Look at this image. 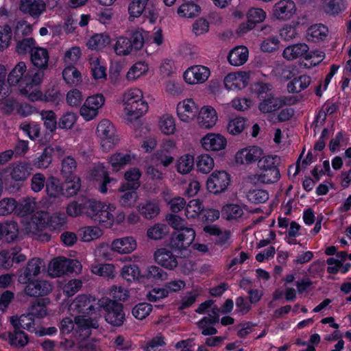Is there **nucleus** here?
<instances>
[{"label": "nucleus", "mask_w": 351, "mask_h": 351, "mask_svg": "<svg viewBox=\"0 0 351 351\" xmlns=\"http://www.w3.org/2000/svg\"><path fill=\"white\" fill-rule=\"evenodd\" d=\"M145 33L143 29H137L130 32L129 36L118 37L114 45L115 53L119 56H126L133 51L141 50L145 43Z\"/></svg>", "instance_id": "1"}, {"label": "nucleus", "mask_w": 351, "mask_h": 351, "mask_svg": "<svg viewBox=\"0 0 351 351\" xmlns=\"http://www.w3.org/2000/svg\"><path fill=\"white\" fill-rule=\"evenodd\" d=\"M10 323L14 328L17 331L16 335L20 337L19 342L14 341L13 337L11 338V346L21 348L25 347L28 343V336L21 329H25L30 332H37L35 328L34 318L27 312L22 314L20 317L12 316L10 317ZM12 337H14L12 335Z\"/></svg>", "instance_id": "2"}, {"label": "nucleus", "mask_w": 351, "mask_h": 351, "mask_svg": "<svg viewBox=\"0 0 351 351\" xmlns=\"http://www.w3.org/2000/svg\"><path fill=\"white\" fill-rule=\"evenodd\" d=\"M97 304L105 311V319L108 324L116 327L123 325L125 317L121 303L109 298H102L98 300Z\"/></svg>", "instance_id": "3"}, {"label": "nucleus", "mask_w": 351, "mask_h": 351, "mask_svg": "<svg viewBox=\"0 0 351 351\" xmlns=\"http://www.w3.org/2000/svg\"><path fill=\"white\" fill-rule=\"evenodd\" d=\"M96 132L101 139V147L106 151L113 148L119 141L114 125L108 119H103L99 123Z\"/></svg>", "instance_id": "4"}, {"label": "nucleus", "mask_w": 351, "mask_h": 351, "mask_svg": "<svg viewBox=\"0 0 351 351\" xmlns=\"http://www.w3.org/2000/svg\"><path fill=\"white\" fill-rule=\"evenodd\" d=\"M195 237V232L192 228H184L171 234L168 246L171 250L181 252L192 244Z\"/></svg>", "instance_id": "5"}, {"label": "nucleus", "mask_w": 351, "mask_h": 351, "mask_svg": "<svg viewBox=\"0 0 351 351\" xmlns=\"http://www.w3.org/2000/svg\"><path fill=\"white\" fill-rule=\"evenodd\" d=\"M80 264L77 261L58 256L53 258L48 265V274L52 278L60 277L68 273L76 271L75 267Z\"/></svg>", "instance_id": "6"}, {"label": "nucleus", "mask_w": 351, "mask_h": 351, "mask_svg": "<svg viewBox=\"0 0 351 351\" xmlns=\"http://www.w3.org/2000/svg\"><path fill=\"white\" fill-rule=\"evenodd\" d=\"M230 184V176L225 171H215L206 181L209 192L219 194L225 192Z\"/></svg>", "instance_id": "7"}, {"label": "nucleus", "mask_w": 351, "mask_h": 351, "mask_svg": "<svg viewBox=\"0 0 351 351\" xmlns=\"http://www.w3.org/2000/svg\"><path fill=\"white\" fill-rule=\"evenodd\" d=\"M105 103V98L101 94H96L86 98L84 104L80 108V115L86 120L90 121L98 114V110Z\"/></svg>", "instance_id": "8"}, {"label": "nucleus", "mask_w": 351, "mask_h": 351, "mask_svg": "<svg viewBox=\"0 0 351 351\" xmlns=\"http://www.w3.org/2000/svg\"><path fill=\"white\" fill-rule=\"evenodd\" d=\"M99 308L96 299L88 295H79L70 305V310L73 313L89 314L95 313L96 309Z\"/></svg>", "instance_id": "9"}, {"label": "nucleus", "mask_w": 351, "mask_h": 351, "mask_svg": "<svg viewBox=\"0 0 351 351\" xmlns=\"http://www.w3.org/2000/svg\"><path fill=\"white\" fill-rule=\"evenodd\" d=\"M32 165L25 161L12 163L8 168V172L12 180L16 182H23L32 174Z\"/></svg>", "instance_id": "10"}, {"label": "nucleus", "mask_w": 351, "mask_h": 351, "mask_svg": "<svg viewBox=\"0 0 351 351\" xmlns=\"http://www.w3.org/2000/svg\"><path fill=\"white\" fill-rule=\"evenodd\" d=\"M295 3L291 0H280L273 8V15L278 20H289L296 12Z\"/></svg>", "instance_id": "11"}, {"label": "nucleus", "mask_w": 351, "mask_h": 351, "mask_svg": "<svg viewBox=\"0 0 351 351\" xmlns=\"http://www.w3.org/2000/svg\"><path fill=\"white\" fill-rule=\"evenodd\" d=\"M154 261L161 267L173 270L178 265L177 257L171 250L161 247L157 249L154 254Z\"/></svg>", "instance_id": "12"}, {"label": "nucleus", "mask_w": 351, "mask_h": 351, "mask_svg": "<svg viewBox=\"0 0 351 351\" xmlns=\"http://www.w3.org/2000/svg\"><path fill=\"white\" fill-rule=\"evenodd\" d=\"M210 73L208 67L196 65L191 66L184 72V79L186 82L190 84L203 83L208 80Z\"/></svg>", "instance_id": "13"}, {"label": "nucleus", "mask_w": 351, "mask_h": 351, "mask_svg": "<svg viewBox=\"0 0 351 351\" xmlns=\"http://www.w3.org/2000/svg\"><path fill=\"white\" fill-rule=\"evenodd\" d=\"M198 107L192 99L180 101L177 105V114L182 121L189 122L195 119Z\"/></svg>", "instance_id": "14"}, {"label": "nucleus", "mask_w": 351, "mask_h": 351, "mask_svg": "<svg viewBox=\"0 0 351 351\" xmlns=\"http://www.w3.org/2000/svg\"><path fill=\"white\" fill-rule=\"evenodd\" d=\"M46 7L43 0H21L19 8L23 13L37 19L46 10Z\"/></svg>", "instance_id": "15"}, {"label": "nucleus", "mask_w": 351, "mask_h": 351, "mask_svg": "<svg viewBox=\"0 0 351 351\" xmlns=\"http://www.w3.org/2000/svg\"><path fill=\"white\" fill-rule=\"evenodd\" d=\"M52 291L51 283L47 280H30L27 282L24 291L31 297L46 295Z\"/></svg>", "instance_id": "16"}, {"label": "nucleus", "mask_w": 351, "mask_h": 351, "mask_svg": "<svg viewBox=\"0 0 351 351\" xmlns=\"http://www.w3.org/2000/svg\"><path fill=\"white\" fill-rule=\"evenodd\" d=\"M45 266L44 262L39 258H33L27 264L22 274L19 277L21 283H27L34 277L37 276Z\"/></svg>", "instance_id": "17"}, {"label": "nucleus", "mask_w": 351, "mask_h": 351, "mask_svg": "<svg viewBox=\"0 0 351 351\" xmlns=\"http://www.w3.org/2000/svg\"><path fill=\"white\" fill-rule=\"evenodd\" d=\"M202 147L206 150L220 151L227 145L226 138L220 134L208 133L201 139Z\"/></svg>", "instance_id": "18"}, {"label": "nucleus", "mask_w": 351, "mask_h": 351, "mask_svg": "<svg viewBox=\"0 0 351 351\" xmlns=\"http://www.w3.org/2000/svg\"><path fill=\"white\" fill-rule=\"evenodd\" d=\"M287 103V99L285 97H277L274 94H269L267 97L261 100L258 104V109L263 113L274 112Z\"/></svg>", "instance_id": "19"}, {"label": "nucleus", "mask_w": 351, "mask_h": 351, "mask_svg": "<svg viewBox=\"0 0 351 351\" xmlns=\"http://www.w3.org/2000/svg\"><path fill=\"white\" fill-rule=\"evenodd\" d=\"M263 155L262 149L256 146L245 148L239 151L235 156L237 164H250L259 160Z\"/></svg>", "instance_id": "20"}, {"label": "nucleus", "mask_w": 351, "mask_h": 351, "mask_svg": "<svg viewBox=\"0 0 351 351\" xmlns=\"http://www.w3.org/2000/svg\"><path fill=\"white\" fill-rule=\"evenodd\" d=\"M197 119V124L201 128L210 129L216 124L217 112L210 106H204L199 110Z\"/></svg>", "instance_id": "21"}, {"label": "nucleus", "mask_w": 351, "mask_h": 351, "mask_svg": "<svg viewBox=\"0 0 351 351\" xmlns=\"http://www.w3.org/2000/svg\"><path fill=\"white\" fill-rule=\"evenodd\" d=\"M75 330L80 332L82 339H86L90 335V329H96L99 327L97 319L84 316H76L75 317Z\"/></svg>", "instance_id": "22"}, {"label": "nucleus", "mask_w": 351, "mask_h": 351, "mask_svg": "<svg viewBox=\"0 0 351 351\" xmlns=\"http://www.w3.org/2000/svg\"><path fill=\"white\" fill-rule=\"evenodd\" d=\"M141 176V172L136 167L131 168L125 171L124 174L125 182L121 185L119 191L124 192L126 190H137L141 186L139 181Z\"/></svg>", "instance_id": "23"}, {"label": "nucleus", "mask_w": 351, "mask_h": 351, "mask_svg": "<svg viewBox=\"0 0 351 351\" xmlns=\"http://www.w3.org/2000/svg\"><path fill=\"white\" fill-rule=\"evenodd\" d=\"M128 119L132 121L142 117L148 110L147 103L141 99L138 101L132 102L125 106L124 108Z\"/></svg>", "instance_id": "24"}, {"label": "nucleus", "mask_w": 351, "mask_h": 351, "mask_svg": "<svg viewBox=\"0 0 351 351\" xmlns=\"http://www.w3.org/2000/svg\"><path fill=\"white\" fill-rule=\"evenodd\" d=\"M112 250L119 254H129L136 248V243L132 237L115 239L112 243Z\"/></svg>", "instance_id": "25"}, {"label": "nucleus", "mask_w": 351, "mask_h": 351, "mask_svg": "<svg viewBox=\"0 0 351 351\" xmlns=\"http://www.w3.org/2000/svg\"><path fill=\"white\" fill-rule=\"evenodd\" d=\"M90 177L96 181L101 182L99 190L102 193L107 192V184L110 183L112 179L108 176V173L105 167L102 165L95 166L90 171Z\"/></svg>", "instance_id": "26"}, {"label": "nucleus", "mask_w": 351, "mask_h": 351, "mask_svg": "<svg viewBox=\"0 0 351 351\" xmlns=\"http://www.w3.org/2000/svg\"><path fill=\"white\" fill-rule=\"evenodd\" d=\"M141 278L151 282H157L167 279V274L163 269L156 265H148L142 273Z\"/></svg>", "instance_id": "27"}, {"label": "nucleus", "mask_w": 351, "mask_h": 351, "mask_svg": "<svg viewBox=\"0 0 351 351\" xmlns=\"http://www.w3.org/2000/svg\"><path fill=\"white\" fill-rule=\"evenodd\" d=\"M30 59L34 66L48 68L49 56L47 49L36 47L30 53Z\"/></svg>", "instance_id": "28"}, {"label": "nucleus", "mask_w": 351, "mask_h": 351, "mask_svg": "<svg viewBox=\"0 0 351 351\" xmlns=\"http://www.w3.org/2000/svg\"><path fill=\"white\" fill-rule=\"evenodd\" d=\"M308 49V45L305 43H298L286 47L282 55L285 59L292 60L301 56L305 58Z\"/></svg>", "instance_id": "29"}, {"label": "nucleus", "mask_w": 351, "mask_h": 351, "mask_svg": "<svg viewBox=\"0 0 351 351\" xmlns=\"http://www.w3.org/2000/svg\"><path fill=\"white\" fill-rule=\"evenodd\" d=\"M248 50L245 47H236L232 49L228 59L230 64L233 66L243 65L247 60Z\"/></svg>", "instance_id": "30"}, {"label": "nucleus", "mask_w": 351, "mask_h": 351, "mask_svg": "<svg viewBox=\"0 0 351 351\" xmlns=\"http://www.w3.org/2000/svg\"><path fill=\"white\" fill-rule=\"evenodd\" d=\"M48 221L49 214L47 212H36L28 223L29 231L36 233V231L41 230L48 224Z\"/></svg>", "instance_id": "31"}, {"label": "nucleus", "mask_w": 351, "mask_h": 351, "mask_svg": "<svg viewBox=\"0 0 351 351\" xmlns=\"http://www.w3.org/2000/svg\"><path fill=\"white\" fill-rule=\"evenodd\" d=\"M47 68L34 66L30 68L25 75V84L27 86H38L44 78Z\"/></svg>", "instance_id": "32"}, {"label": "nucleus", "mask_w": 351, "mask_h": 351, "mask_svg": "<svg viewBox=\"0 0 351 351\" xmlns=\"http://www.w3.org/2000/svg\"><path fill=\"white\" fill-rule=\"evenodd\" d=\"M27 73V66L24 62H19L11 71L8 77V82L12 86L19 82L25 83V75Z\"/></svg>", "instance_id": "33"}, {"label": "nucleus", "mask_w": 351, "mask_h": 351, "mask_svg": "<svg viewBox=\"0 0 351 351\" xmlns=\"http://www.w3.org/2000/svg\"><path fill=\"white\" fill-rule=\"evenodd\" d=\"M76 169L77 162L73 157L68 156L62 160L60 173L65 180L77 176Z\"/></svg>", "instance_id": "34"}, {"label": "nucleus", "mask_w": 351, "mask_h": 351, "mask_svg": "<svg viewBox=\"0 0 351 351\" xmlns=\"http://www.w3.org/2000/svg\"><path fill=\"white\" fill-rule=\"evenodd\" d=\"M49 303L48 298L37 299L34 301L27 309V312L34 318H43L47 315V304Z\"/></svg>", "instance_id": "35"}, {"label": "nucleus", "mask_w": 351, "mask_h": 351, "mask_svg": "<svg viewBox=\"0 0 351 351\" xmlns=\"http://www.w3.org/2000/svg\"><path fill=\"white\" fill-rule=\"evenodd\" d=\"M62 77L65 82L71 86H78L82 82L80 72L73 66H67L62 71Z\"/></svg>", "instance_id": "36"}, {"label": "nucleus", "mask_w": 351, "mask_h": 351, "mask_svg": "<svg viewBox=\"0 0 351 351\" xmlns=\"http://www.w3.org/2000/svg\"><path fill=\"white\" fill-rule=\"evenodd\" d=\"M311 79L308 75H303L298 77H294L287 84L289 93H300L306 88L311 84Z\"/></svg>", "instance_id": "37"}, {"label": "nucleus", "mask_w": 351, "mask_h": 351, "mask_svg": "<svg viewBox=\"0 0 351 351\" xmlns=\"http://www.w3.org/2000/svg\"><path fill=\"white\" fill-rule=\"evenodd\" d=\"M132 157L129 154L117 152L109 158V162L115 171H119L126 165L130 163Z\"/></svg>", "instance_id": "38"}, {"label": "nucleus", "mask_w": 351, "mask_h": 351, "mask_svg": "<svg viewBox=\"0 0 351 351\" xmlns=\"http://www.w3.org/2000/svg\"><path fill=\"white\" fill-rule=\"evenodd\" d=\"M169 232L168 226L164 223H155L147 230V237L152 240H160Z\"/></svg>", "instance_id": "39"}, {"label": "nucleus", "mask_w": 351, "mask_h": 351, "mask_svg": "<svg viewBox=\"0 0 351 351\" xmlns=\"http://www.w3.org/2000/svg\"><path fill=\"white\" fill-rule=\"evenodd\" d=\"M85 213L93 221L100 214L103 208L108 209L107 205L100 202L88 200L84 202Z\"/></svg>", "instance_id": "40"}, {"label": "nucleus", "mask_w": 351, "mask_h": 351, "mask_svg": "<svg viewBox=\"0 0 351 351\" xmlns=\"http://www.w3.org/2000/svg\"><path fill=\"white\" fill-rule=\"evenodd\" d=\"M36 202L34 199L27 197L16 202V213L22 217L30 214L34 211Z\"/></svg>", "instance_id": "41"}, {"label": "nucleus", "mask_w": 351, "mask_h": 351, "mask_svg": "<svg viewBox=\"0 0 351 351\" xmlns=\"http://www.w3.org/2000/svg\"><path fill=\"white\" fill-rule=\"evenodd\" d=\"M139 210L146 219H152L158 215L160 209L156 202L148 201L139 206Z\"/></svg>", "instance_id": "42"}, {"label": "nucleus", "mask_w": 351, "mask_h": 351, "mask_svg": "<svg viewBox=\"0 0 351 351\" xmlns=\"http://www.w3.org/2000/svg\"><path fill=\"white\" fill-rule=\"evenodd\" d=\"M200 10L197 4L184 1L178 9L177 13L181 17L193 18L199 14Z\"/></svg>", "instance_id": "43"}, {"label": "nucleus", "mask_w": 351, "mask_h": 351, "mask_svg": "<svg viewBox=\"0 0 351 351\" xmlns=\"http://www.w3.org/2000/svg\"><path fill=\"white\" fill-rule=\"evenodd\" d=\"M121 275L123 279L128 282L141 279L142 273L137 265L131 264L124 265L121 269Z\"/></svg>", "instance_id": "44"}, {"label": "nucleus", "mask_w": 351, "mask_h": 351, "mask_svg": "<svg viewBox=\"0 0 351 351\" xmlns=\"http://www.w3.org/2000/svg\"><path fill=\"white\" fill-rule=\"evenodd\" d=\"M16 41V45L15 47V51L19 54H26L27 52L32 53L33 48H36V41L35 40L30 38H14Z\"/></svg>", "instance_id": "45"}, {"label": "nucleus", "mask_w": 351, "mask_h": 351, "mask_svg": "<svg viewBox=\"0 0 351 351\" xmlns=\"http://www.w3.org/2000/svg\"><path fill=\"white\" fill-rule=\"evenodd\" d=\"M53 151L52 147H46L42 154L33 160V165L36 168H47L52 162Z\"/></svg>", "instance_id": "46"}, {"label": "nucleus", "mask_w": 351, "mask_h": 351, "mask_svg": "<svg viewBox=\"0 0 351 351\" xmlns=\"http://www.w3.org/2000/svg\"><path fill=\"white\" fill-rule=\"evenodd\" d=\"M222 217L227 220L237 219L242 217L243 210L238 204H227L222 208Z\"/></svg>", "instance_id": "47"}, {"label": "nucleus", "mask_w": 351, "mask_h": 351, "mask_svg": "<svg viewBox=\"0 0 351 351\" xmlns=\"http://www.w3.org/2000/svg\"><path fill=\"white\" fill-rule=\"evenodd\" d=\"M328 32V27L322 24H315L308 29V35L314 42L324 40L326 38Z\"/></svg>", "instance_id": "48"}, {"label": "nucleus", "mask_w": 351, "mask_h": 351, "mask_svg": "<svg viewBox=\"0 0 351 351\" xmlns=\"http://www.w3.org/2000/svg\"><path fill=\"white\" fill-rule=\"evenodd\" d=\"M46 191L50 197H58L63 195V186L60 180L53 176H51L46 183Z\"/></svg>", "instance_id": "49"}, {"label": "nucleus", "mask_w": 351, "mask_h": 351, "mask_svg": "<svg viewBox=\"0 0 351 351\" xmlns=\"http://www.w3.org/2000/svg\"><path fill=\"white\" fill-rule=\"evenodd\" d=\"M81 188V182L79 177L75 176L65 180L63 186V196L72 197L77 193Z\"/></svg>", "instance_id": "50"}, {"label": "nucleus", "mask_w": 351, "mask_h": 351, "mask_svg": "<svg viewBox=\"0 0 351 351\" xmlns=\"http://www.w3.org/2000/svg\"><path fill=\"white\" fill-rule=\"evenodd\" d=\"M149 0H132L128 5L130 17H139L144 12L147 13L146 6Z\"/></svg>", "instance_id": "51"}, {"label": "nucleus", "mask_w": 351, "mask_h": 351, "mask_svg": "<svg viewBox=\"0 0 351 351\" xmlns=\"http://www.w3.org/2000/svg\"><path fill=\"white\" fill-rule=\"evenodd\" d=\"M202 202L199 199H192L186 205L185 215L188 219L195 218L204 210Z\"/></svg>", "instance_id": "52"}, {"label": "nucleus", "mask_w": 351, "mask_h": 351, "mask_svg": "<svg viewBox=\"0 0 351 351\" xmlns=\"http://www.w3.org/2000/svg\"><path fill=\"white\" fill-rule=\"evenodd\" d=\"M280 178V173L277 167L263 171L261 173L258 175V180L263 183L271 184L278 182Z\"/></svg>", "instance_id": "53"}, {"label": "nucleus", "mask_w": 351, "mask_h": 351, "mask_svg": "<svg viewBox=\"0 0 351 351\" xmlns=\"http://www.w3.org/2000/svg\"><path fill=\"white\" fill-rule=\"evenodd\" d=\"M110 37L106 34H96L93 36L87 43L89 49L99 50L110 43Z\"/></svg>", "instance_id": "54"}, {"label": "nucleus", "mask_w": 351, "mask_h": 351, "mask_svg": "<svg viewBox=\"0 0 351 351\" xmlns=\"http://www.w3.org/2000/svg\"><path fill=\"white\" fill-rule=\"evenodd\" d=\"M197 169L202 173H208L214 167V160L208 154H202L197 157Z\"/></svg>", "instance_id": "55"}, {"label": "nucleus", "mask_w": 351, "mask_h": 351, "mask_svg": "<svg viewBox=\"0 0 351 351\" xmlns=\"http://www.w3.org/2000/svg\"><path fill=\"white\" fill-rule=\"evenodd\" d=\"M91 271L96 275L108 278H112L114 276V267L110 263L92 265Z\"/></svg>", "instance_id": "56"}, {"label": "nucleus", "mask_w": 351, "mask_h": 351, "mask_svg": "<svg viewBox=\"0 0 351 351\" xmlns=\"http://www.w3.org/2000/svg\"><path fill=\"white\" fill-rule=\"evenodd\" d=\"M101 235L102 230L97 226H87L80 230V237L84 242L97 239Z\"/></svg>", "instance_id": "57"}, {"label": "nucleus", "mask_w": 351, "mask_h": 351, "mask_svg": "<svg viewBox=\"0 0 351 351\" xmlns=\"http://www.w3.org/2000/svg\"><path fill=\"white\" fill-rule=\"evenodd\" d=\"M66 215L64 213H56L49 217L48 225L51 230H58L66 227Z\"/></svg>", "instance_id": "58"}, {"label": "nucleus", "mask_w": 351, "mask_h": 351, "mask_svg": "<svg viewBox=\"0 0 351 351\" xmlns=\"http://www.w3.org/2000/svg\"><path fill=\"white\" fill-rule=\"evenodd\" d=\"M159 126L162 132L167 135L173 134L176 131L174 119L169 114H165L160 118Z\"/></svg>", "instance_id": "59"}, {"label": "nucleus", "mask_w": 351, "mask_h": 351, "mask_svg": "<svg viewBox=\"0 0 351 351\" xmlns=\"http://www.w3.org/2000/svg\"><path fill=\"white\" fill-rule=\"evenodd\" d=\"M44 125L49 132H53L57 127V117L52 110H43L40 112Z\"/></svg>", "instance_id": "60"}, {"label": "nucleus", "mask_w": 351, "mask_h": 351, "mask_svg": "<svg viewBox=\"0 0 351 351\" xmlns=\"http://www.w3.org/2000/svg\"><path fill=\"white\" fill-rule=\"evenodd\" d=\"M193 165V157L191 155L187 154L180 157V158L177 162L176 167L179 173L185 174L191 171Z\"/></svg>", "instance_id": "61"}, {"label": "nucleus", "mask_w": 351, "mask_h": 351, "mask_svg": "<svg viewBox=\"0 0 351 351\" xmlns=\"http://www.w3.org/2000/svg\"><path fill=\"white\" fill-rule=\"evenodd\" d=\"M108 209L103 208L100 214L96 217L95 221L99 223H106L111 226L114 223V214L116 207L114 205H107Z\"/></svg>", "instance_id": "62"}, {"label": "nucleus", "mask_w": 351, "mask_h": 351, "mask_svg": "<svg viewBox=\"0 0 351 351\" xmlns=\"http://www.w3.org/2000/svg\"><path fill=\"white\" fill-rule=\"evenodd\" d=\"M148 71V66L145 62H138L135 63L127 73L126 77L128 80H134Z\"/></svg>", "instance_id": "63"}, {"label": "nucleus", "mask_w": 351, "mask_h": 351, "mask_svg": "<svg viewBox=\"0 0 351 351\" xmlns=\"http://www.w3.org/2000/svg\"><path fill=\"white\" fill-rule=\"evenodd\" d=\"M245 128V119L243 117H236L231 119L227 126L228 132L232 135L241 134Z\"/></svg>", "instance_id": "64"}]
</instances>
